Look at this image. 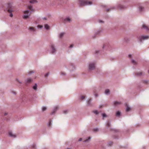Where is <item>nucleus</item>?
Returning a JSON list of instances; mask_svg holds the SVG:
<instances>
[{"label": "nucleus", "instance_id": "obj_1", "mask_svg": "<svg viewBox=\"0 0 149 149\" xmlns=\"http://www.w3.org/2000/svg\"><path fill=\"white\" fill-rule=\"evenodd\" d=\"M79 3L80 6L90 5L92 4L91 1L85 0H79Z\"/></svg>", "mask_w": 149, "mask_h": 149}, {"label": "nucleus", "instance_id": "obj_2", "mask_svg": "<svg viewBox=\"0 0 149 149\" xmlns=\"http://www.w3.org/2000/svg\"><path fill=\"white\" fill-rule=\"evenodd\" d=\"M8 11L9 13H10V16L11 17H12L13 16V15L12 13V12L14 11V7L12 6L11 3H10L8 4Z\"/></svg>", "mask_w": 149, "mask_h": 149}, {"label": "nucleus", "instance_id": "obj_3", "mask_svg": "<svg viewBox=\"0 0 149 149\" xmlns=\"http://www.w3.org/2000/svg\"><path fill=\"white\" fill-rule=\"evenodd\" d=\"M24 15L23 16V18L24 19H27L29 18V16L30 15V14L29 13L28 10L25 11L24 12Z\"/></svg>", "mask_w": 149, "mask_h": 149}, {"label": "nucleus", "instance_id": "obj_4", "mask_svg": "<svg viewBox=\"0 0 149 149\" xmlns=\"http://www.w3.org/2000/svg\"><path fill=\"white\" fill-rule=\"evenodd\" d=\"M95 68V64L94 63H90L89 65V69L90 70H93Z\"/></svg>", "mask_w": 149, "mask_h": 149}, {"label": "nucleus", "instance_id": "obj_5", "mask_svg": "<svg viewBox=\"0 0 149 149\" xmlns=\"http://www.w3.org/2000/svg\"><path fill=\"white\" fill-rule=\"evenodd\" d=\"M149 36H142L139 37V40L140 42H141L143 40L147 39L149 38Z\"/></svg>", "mask_w": 149, "mask_h": 149}, {"label": "nucleus", "instance_id": "obj_6", "mask_svg": "<svg viewBox=\"0 0 149 149\" xmlns=\"http://www.w3.org/2000/svg\"><path fill=\"white\" fill-rule=\"evenodd\" d=\"M51 48L52 49V53L54 54L56 51L55 49V48L54 46L53 45H51Z\"/></svg>", "mask_w": 149, "mask_h": 149}, {"label": "nucleus", "instance_id": "obj_7", "mask_svg": "<svg viewBox=\"0 0 149 149\" xmlns=\"http://www.w3.org/2000/svg\"><path fill=\"white\" fill-rule=\"evenodd\" d=\"M8 134L10 136L14 138H15L16 136L15 135L13 134L12 132L10 131L9 132Z\"/></svg>", "mask_w": 149, "mask_h": 149}, {"label": "nucleus", "instance_id": "obj_8", "mask_svg": "<svg viewBox=\"0 0 149 149\" xmlns=\"http://www.w3.org/2000/svg\"><path fill=\"white\" fill-rule=\"evenodd\" d=\"M121 102H120L116 101L114 103V105L115 106H117L118 105H120L121 104Z\"/></svg>", "mask_w": 149, "mask_h": 149}, {"label": "nucleus", "instance_id": "obj_9", "mask_svg": "<svg viewBox=\"0 0 149 149\" xmlns=\"http://www.w3.org/2000/svg\"><path fill=\"white\" fill-rule=\"evenodd\" d=\"M58 109V106H56L54 108L53 111L52 113V114L55 113L56 111Z\"/></svg>", "mask_w": 149, "mask_h": 149}, {"label": "nucleus", "instance_id": "obj_10", "mask_svg": "<svg viewBox=\"0 0 149 149\" xmlns=\"http://www.w3.org/2000/svg\"><path fill=\"white\" fill-rule=\"evenodd\" d=\"M142 27H143V28L145 29L146 30H149V28L148 27V26H146L145 24H143L142 25Z\"/></svg>", "mask_w": 149, "mask_h": 149}, {"label": "nucleus", "instance_id": "obj_11", "mask_svg": "<svg viewBox=\"0 0 149 149\" xmlns=\"http://www.w3.org/2000/svg\"><path fill=\"white\" fill-rule=\"evenodd\" d=\"M32 81L31 79L30 78L26 80V83H29L31 82Z\"/></svg>", "mask_w": 149, "mask_h": 149}, {"label": "nucleus", "instance_id": "obj_12", "mask_svg": "<svg viewBox=\"0 0 149 149\" xmlns=\"http://www.w3.org/2000/svg\"><path fill=\"white\" fill-rule=\"evenodd\" d=\"M118 8L119 9H123L125 8V7L121 5H119L118 6Z\"/></svg>", "mask_w": 149, "mask_h": 149}, {"label": "nucleus", "instance_id": "obj_13", "mask_svg": "<svg viewBox=\"0 0 149 149\" xmlns=\"http://www.w3.org/2000/svg\"><path fill=\"white\" fill-rule=\"evenodd\" d=\"M45 28L46 29H48L49 28V26L47 24H45Z\"/></svg>", "mask_w": 149, "mask_h": 149}, {"label": "nucleus", "instance_id": "obj_14", "mask_svg": "<svg viewBox=\"0 0 149 149\" xmlns=\"http://www.w3.org/2000/svg\"><path fill=\"white\" fill-rule=\"evenodd\" d=\"M126 106L127 107L126 111H128L130 110L131 109L128 106L127 104L126 105Z\"/></svg>", "mask_w": 149, "mask_h": 149}, {"label": "nucleus", "instance_id": "obj_15", "mask_svg": "<svg viewBox=\"0 0 149 149\" xmlns=\"http://www.w3.org/2000/svg\"><path fill=\"white\" fill-rule=\"evenodd\" d=\"M30 3H33L37 2L36 0H31L30 1Z\"/></svg>", "mask_w": 149, "mask_h": 149}, {"label": "nucleus", "instance_id": "obj_16", "mask_svg": "<svg viewBox=\"0 0 149 149\" xmlns=\"http://www.w3.org/2000/svg\"><path fill=\"white\" fill-rule=\"evenodd\" d=\"M65 22H69L70 21V19L69 18H67L64 20Z\"/></svg>", "mask_w": 149, "mask_h": 149}, {"label": "nucleus", "instance_id": "obj_17", "mask_svg": "<svg viewBox=\"0 0 149 149\" xmlns=\"http://www.w3.org/2000/svg\"><path fill=\"white\" fill-rule=\"evenodd\" d=\"M64 34V33H61L59 35V37L60 38H61L63 36Z\"/></svg>", "mask_w": 149, "mask_h": 149}, {"label": "nucleus", "instance_id": "obj_18", "mask_svg": "<svg viewBox=\"0 0 149 149\" xmlns=\"http://www.w3.org/2000/svg\"><path fill=\"white\" fill-rule=\"evenodd\" d=\"M109 92V89H106L105 91V93L107 94Z\"/></svg>", "mask_w": 149, "mask_h": 149}, {"label": "nucleus", "instance_id": "obj_19", "mask_svg": "<svg viewBox=\"0 0 149 149\" xmlns=\"http://www.w3.org/2000/svg\"><path fill=\"white\" fill-rule=\"evenodd\" d=\"M136 75L138 76H140L142 75V73L141 72H139L136 73Z\"/></svg>", "mask_w": 149, "mask_h": 149}, {"label": "nucleus", "instance_id": "obj_20", "mask_svg": "<svg viewBox=\"0 0 149 149\" xmlns=\"http://www.w3.org/2000/svg\"><path fill=\"white\" fill-rule=\"evenodd\" d=\"M28 8L31 10H33L32 6L31 5H30L28 6Z\"/></svg>", "mask_w": 149, "mask_h": 149}, {"label": "nucleus", "instance_id": "obj_21", "mask_svg": "<svg viewBox=\"0 0 149 149\" xmlns=\"http://www.w3.org/2000/svg\"><path fill=\"white\" fill-rule=\"evenodd\" d=\"M120 112L119 111H118L116 113V116H119L120 115Z\"/></svg>", "mask_w": 149, "mask_h": 149}, {"label": "nucleus", "instance_id": "obj_22", "mask_svg": "<svg viewBox=\"0 0 149 149\" xmlns=\"http://www.w3.org/2000/svg\"><path fill=\"white\" fill-rule=\"evenodd\" d=\"M85 97L84 96V95L81 96V100H84V99H85Z\"/></svg>", "mask_w": 149, "mask_h": 149}, {"label": "nucleus", "instance_id": "obj_23", "mask_svg": "<svg viewBox=\"0 0 149 149\" xmlns=\"http://www.w3.org/2000/svg\"><path fill=\"white\" fill-rule=\"evenodd\" d=\"M37 85H36V84L35 85L33 86V89H34V90H36V88H37Z\"/></svg>", "mask_w": 149, "mask_h": 149}, {"label": "nucleus", "instance_id": "obj_24", "mask_svg": "<svg viewBox=\"0 0 149 149\" xmlns=\"http://www.w3.org/2000/svg\"><path fill=\"white\" fill-rule=\"evenodd\" d=\"M132 62L134 65L136 64V62L134 60H132Z\"/></svg>", "mask_w": 149, "mask_h": 149}, {"label": "nucleus", "instance_id": "obj_25", "mask_svg": "<svg viewBox=\"0 0 149 149\" xmlns=\"http://www.w3.org/2000/svg\"><path fill=\"white\" fill-rule=\"evenodd\" d=\"M47 109V108L45 107H43L42 108V111H45Z\"/></svg>", "mask_w": 149, "mask_h": 149}, {"label": "nucleus", "instance_id": "obj_26", "mask_svg": "<svg viewBox=\"0 0 149 149\" xmlns=\"http://www.w3.org/2000/svg\"><path fill=\"white\" fill-rule=\"evenodd\" d=\"M139 9L140 11H141L142 10V9L143 8L142 6H139Z\"/></svg>", "mask_w": 149, "mask_h": 149}, {"label": "nucleus", "instance_id": "obj_27", "mask_svg": "<svg viewBox=\"0 0 149 149\" xmlns=\"http://www.w3.org/2000/svg\"><path fill=\"white\" fill-rule=\"evenodd\" d=\"M106 126L107 127H110V124L109 123V122H108L106 124Z\"/></svg>", "mask_w": 149, "mask_h": 149}, {"label": "nucleus", "instance_id": "obj_28", "mask_svg": "<svg viewBox=\"0 0 149 149\" xmlns=\"http://www.w3.org/2000/svg\"><path fill=\"white\" fill-rule=\"evenodd\" d=\"M93 112L96 114H97L98 113V111L96 110L93 111Z\"/></svg>", "mask_w": 149, "mask_h": 149}, {"label": "nucleus", "instance_id": "obj_29", "mask_svg": "<svg viewBox=\"0 0 149 149\" xmlns=\"http://www.w3.org/2000/svg\"><path fill=\"white\" fill-rule=\"evenodd\" d=\"M51 122H52V121L51 120H49V126H50L51 124Z\"/></svg>", "mask_w": 149, "mask_h": 149}, {"label": "nucleus", "instance_id": "obj_30", "mask_svg": "<svg viewBox=\"0 0 149 149\" xmlns=\"http://www.w3.org/2000/svg\"><path fill=\"white\" fill-rule=\"evenodd\" d=\"M38 27L39 28H41L43 26L42 25H38Z\"/></svg>", "mask_w": 149, "mask_h": 149}, {"label": "nucleus", "instance_id": "obj_31", "mask_svg": "<svg viewBox=\"0 0 149 149\" xmlns=\"http://www.w3.org/2000/svg\"><path fill=\"white\" fill-rule=\"evenodd\" d=\"M91 99H90L88 100V104H90V102H91Z\"/></svg>", "mask_w": 149, "mask_h": 149}, {"label": "nucleus", "instance_id": "obj_32", "mask_svg": "<svg viewBox=\"0 0 149 149\" xmlns=\"http://www.w3.org/2000/svg\"><path fill=\"white\" fill-rule=\"evenodd\" d=\"M67 112H68V110H64L63 111L64 113H65V114Z\"/></svg>", "mask_w": 149, "mask_h": 149}, {"label": "nucleus", "instance_id": "obj_33", "mask_svg": "<svg viewBox=\"0 0 149 149\" xmlns=\"http://www.w3.org/2000/svg\"><path fill=\"white\" fill-rule=\"evenodd\" d=\"M102 116L104 118V117H106L107 116L104 113L102 114Z\"/></svg>", "mask_w": 149, "mask_h": 149}, {"label": "nucleus", "instance_id": "obj_34", "mask_svg": "<svg viewBox=\"0 0 149 149\" xmlns=\"http://www.w3.org/2000/svg\"><path fill=\"white\" fill-rule=\"evenodd\" d=\"M33 72H34L33 71H31L29 72V74H31L32 73H33Z\"/></svg>", "mask_w": 149, "mask_h": 149}, {"label": "nucleus", "instance_id": "obj_35", "mask_svg": "<svg viewBox=\"0 0 149 149\" xmlns=\"http://www.w3.org/2000/svg\"><path fill=\"white\" fill-rule=\"evenodd\" d=\"M91 138L90 137H88V139H87L85 140V141H88V140L90 139Z\"/></svg>", "mask_w": 149, "mask_h": 149}, {"label": "nucleus", "instance_id": "obj_36", "mask_svg": "<svg viewBox=\"0 0 149 149\" xmlns=\"http://www.w3.org/2000/svg\"><path fill=\"white\" fill-rule=\"evenodd\" d=\"M30 29H31V30H34L33 28L32 27H30Z\"/></svg>", "mask_w": 149, "mask_h": 149}, {"label": "nucleus", "instance_id": "obj_37", "mask_svg": "<svg viewBox=\"0 0 149 149\" xmlns=\"http://www.w3.org/2000/svg\"><path fill=\"white\" fill-rule=\"evenodd\" d=\"M97 130H98L97 129H94V131H97Z\"/></svg>", "mask_w": 149, "mask_h": 149}, {"label": "nucleus", "instance_id": "obj_38", "mask_svg": "<svg viewBox=\"0 0 149 149\" xmlns=\"http://www.w3.org/2000/svg\"><path fill=\"white\" fill-rule=\"evenodd\" d=\"M73 45H71L70 46V47L72 48L73 47Z\"/></svg>", "mask_w": 149, "mask_h": 149}, {"label": "nucleus", "instance_id": "obj_39", "mask_svg": "<svg viewBox=\"0 0 149 149\" xmlns=\"http://www.w3.org/2000/svg\"><path fill=\"white\" fill-rule=\"evenodd\" d=\"M61 74H63V75H65V73H64V72H62L61 73Z\"/></svg>", "mask_w": 149, "mask_h": 149}, {"label": "nucleus", "instance_id": "obj_40", "mask_svg": "<svg viewBox=\"0 0 149 149\" xmlns=\"http://www.w3.org/2000/svg\"><path fill=\"white\" fill-rule=\"evenodd\" d=\"M48 73H47L45 75V76H46V77H47V76H48Z\"/></svg>", "mask_w": 149, "mask_h": 149}, {"label": "nucleus", "instance_id": "obj_41", "mask_svg": "<svg viewBox=\"0 0 149 149\" xmlns=\"http://www.w3.org/2000/svg\"><path fill=\"white\" fill-rule=\"evenodd\" d=\"M131 56V55H129V58H130Z\"/></svg>", "mask_w": 149, "mask_h": 149}, {"label": "nucleus", "instance_id": "obj_42", "mask_svg": "<svg viewBox=\"0 0 149 149\" xmlns=\"http://www.w3.org/2000/svg\"><path fill=\"white\" fill-rule=\"evenodd\" d=\"M109 10H110V9H108L107 10V12H108V11H109Z\"/></svg>", "mask_w": 149, "mask_h": 149}, {"label": "nucleus", "instance_id": "obj_43", "mask_svg": "<svg viewBox=\"0 0 149 149\" xmlns=\"http://www.w3.org/2000/svg\"><path fill=\"white\" fill-rule=\"evenodd\" d=\"M43 19H44V20H46V19H46V18H45V17H44V18H43Z\"/></svg>", "mask_w": 149, "mask_h": 149}, {"label": "nucleus", "instance_id": "obj_44", "mask_svg": "<svg viewBox=\"0 0 149 149\" xmlns=\"http://www.w3.org/2000/svg\"><path fill=\"white\" fill-rule=\"evenodd\" d=\"M81 140H82V138H80V139H79V141H81Z\"/></svg>", "mask_w": 149, "mask_h": 149}, {"label": "nucleus", "instance_id": "obj_45", "mask_svg": "<svg viewBox=\"0 0 149 149\" xmlns=\"http://www.w3.org/2000/svg\"><path fill=\"white\" fill-rule=\"evenodd\" d=\"M102 107H103V105H102V106H100L99 107H100V108H101Z\"/></svg>", "mask_w": 149, "mask_h": 149}, {"label": "nucleus", "instance_id": "obj_46", "mask_svg": "<svg viewBox=\"0 0 149 149\" xmlns=\"http://www.w3.org/2000/svg\"><path fill=\"white\" fill-rule=\"evenodd\" d=\"M99 22H102V21L101 20H99Z\"/></svg>", "mask_w": 149, "mask_h": 149}, {"label": "nucleus", "instance_id": "obj_47", "mask_svg": "<svg viewBox=\"0 0 149 149\" xmlns=\"http://www.w3.org/2000/svg\"><path fill=\"white\" fill-rule=\"evenodd\" d=\"M95 96L96 97H97V95L96 94H95Z\"/></svg>", "mask_w": 149, "mask_h": 149}, {"label": "nucleus", "instance_id": "obj_48", "mask_svg": "<svg viewBox=\"0 0 149 149\" xmlns=\"http://www.w3.org/2000/svg\"><path fill=\"white\" fill-rule=\"evenodd\" d=\"M6 114H7L6 113L5 114V115H6Z\"/></svg>", "mask_w": 149, "mask_h": 149}, {"label": "nucleus", "instance_id": "obj_49", "mask_svg": "<svg viewBox=\"0 0 149 149\" xmlns=\"http://www.w3.org/2000/svg\"><path fill=\"white\" fill-rule=\"evenodd\" d=\"M67 149H70V148H68Z\"/></svg>", "mask_w": 149, "mask_h": 149}, {"label": "nucleus", "instance_id": "obj_50", "mask_svg": "<svg viewBox=\"0 0 149 149\" xmlns=\"http://www.w3.org/2000/svg\"><path fill=\"white\" fill-rule=\"evenodd\" d=\"M111 144H112V142H111Z\"/></svg>", "mask_w": 149, "mask_h": 149}]
</instances>
